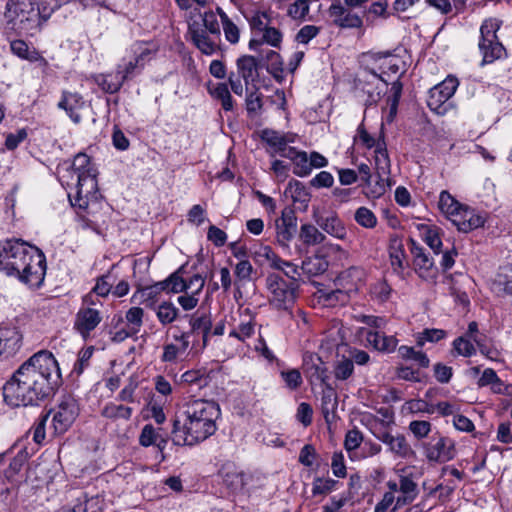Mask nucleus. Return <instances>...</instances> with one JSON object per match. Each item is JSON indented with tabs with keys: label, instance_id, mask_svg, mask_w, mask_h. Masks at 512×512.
I'll return each instance as SVG.
<instances>
[{
	"label": "nucleus",
	"instance_id": "obj_1",
	"mask_svg": "<svg viewBox=\"0 0 512 512\" xmlns=\"http://www.w3.org/2000/svg\"><path fill=\"white\" fill-rule=\"evenodd\" d=\"M58 362L42 350L26 360L3 387L4 401L11 407L33 406L49 397L59 385Z\"/></svg>",
	"mask_w": 512,
	"mask_h": 512
},
{
	"label": "nucleus",
	"instance_id": "obj_2",
	"mask_svg": "<svg viewBox=\"0 0 512 512\" xmlns=\"http://www.w3.org/2000/svg\"><path fill=\"white\" fill-rule=\"evenodd\" d=\"M220 415L216 402L190 399L173 419L172 442L177 446H193L206 440L216 432V421Z\"/></svg>",
	"mask_w": 512,
	"mask_h": 512
},
{
	"label": "nucleus",
	"instance_id": "obj_3",
	"mask_svg": "<svg viewBox=\"0 0 512 512\" xmlns=\"http://www.w3.org/2000/svg\"><path fill=\"white\" fill-rule=\"evenodd\" d=\"M0 271L31 288H39L46 275V257L21 239L0 242Z\"/></svg>",
	"mask_w": 512,
	"mask_h": 512
},
{
	"label": "nucleus",
	"instance_id": "obj_4",
	"mask_svg": "<svg viewBox=\"0 0 512 512\" xmlns=\"http://www.w3.org/2000/svg\"><path fill=\"white\" fill-rule=\"evenodd\" d=\"M97 169L91 164L90 157L78 153L70 166L58 170L61 184L68 191L71 204L90 216L98 205Z\"/></svg>",
	"mask_w": 512,
	"mask_h": 512
},
{
	"label": "nucleus",
	"instance_id": "obj_5",
	"mask_svg": "<svg viewBox=\"0 0 512 512\" xmlns=\"http://www.w3.org/2000/svg\"><path fill=\"white\" fill-rule=\"evenodd\" d=\"M33 0H8L4 11L3 29L10 34L33 37L39 32V17Z\"/></svg>",
	"mask_w": 512,
	"mask_h": 512
},
{
	"label": "nucleus",
	"instance_id": "obj_6",
	"mask_svg": "<svg viewBox=\"0 0 512 512\" xmlns=\"http://www.w3.org/2000/svg\"><path fill=\"white\" fill-rule=\"evenodd\" d=\"M500 27L501 21L495 18L486 19L480 27L478 50L482 56L481 66L507 58V50L497 35Z\"/></svg>",
	"mask_w": 512,
	"mask_h": 512
},
{
	"label": "nucleus",
	"instance_id": "obj_7",
	"mask_svg": "<svg viewBox=\"0 0 512 512\" xmlns=\"http://www.w3.org/2000/svg\"><path fill=\"white\" fill-rule=\"evenodd\" d=\"M298 287V283L287 281L280 273H269L266 277L269 304L278 311L291 313L296 302Z\"/></svg>",
	"mask_w": 512,
	"mask_h": 512
},
{
	"label": "nucleus",
	"instance_id": "obj_8",
	"mask_svg": "<svg viewBox=\"0 0 512 512\" xmlns=\"http://www.w3.org/2000/svg\"><path fill=\"white\" fill-rule=\"evenodd\" d=\"M184 267L178 268L175 272L170 274L166 279L155 282L148 286H137V291L134 293V298L139 297L140 303L144 304L149 309H155L158 306L160 295L162 292L167 294L183 292L185 288L182 282V273Z\"/></svg>",
	"mask_w": 512,
	"mask_h": 512
},
{
	"label": "nucleus",
	"instance_id": "obj_9",
	"mask_svg": "<svg viewBox=\"0 0 512 512\" xmlns=\"http://www.w3.org/2000/svg\"><path fill=\"white\" fill-rule=\"evenodd\" d=\"M133 59H122L116 67L117 77L125 83L137 75H139L146 64L155 56L157 49L143 41H137L131 46Z\"/></svg>",
	"mask_w": 512,
	"mask_h": 512
},
{
	"label": "nucleus",
	"instance_id": "obj_10",
	"mask_svg": "<svg viewBox=\"0 0 512 512\" xmlns=\"http://www.w3.org/2000/svg\"><path fill=\"white\" fill-rule=\"evenodd\" d=\"M48 413L53 414L52 427L56 434H64L80 413L78 401L70 394L63 395L57 406Z\"/></svg>",
	"mask_w": 512,
	"mask_h": 512
},
{
	"label": "nucleus",
	"instance_id": "obj_11",
	"mask_svg": "<svg viewBox=\"0 0 512 512\" xmlns=\"http://www.w3.org/2000/svg\"><path fill=\"white\" fill-rule=\"evenodd\" d=\"M424 455L429 462L444 463L456 456L455 443L449 437L438 434L423 446Z\"/></svg>",
	"mask_w": 512,
	"mask_h": 512
},
{
	"label": "nucleus",
	"instance_id": "obj_12",
	"mask_svg": "<svg viewBox=\"0 0 512 512\" xmlns=\"http://www.w3.org/2000/svg\"><path fill=\"white\" fill-rule=\"evenodd\" d=\"M374 162L378 181L376 182L373 193L380 196L385 193L386 187L391 185V163L383 138L378 141L377 149L374 150Z\"/></svg>",
	"mask_w": 512,
	"mask_h": 512
},
{
	"label": "nucleus",
	"instance_id": "obj_13",
	"mask_svg": "<svg viewBox=\"0 0 512 512\" xmlns=\"http://www.w3.org/2000/svg\"><path fill=\"white\" fill-rule=\"evenodd\" d=\"M409 249L413 258V267L416 274L424 280H433L437 277L438 269L429 253L413 238H409Z\"/></svg>",
	"mask_w": 512,
	"mask_h": 512
},
{
	"label": "nucleus",
	"instance_id": "obj_14",
	"mask_svg": "<svg viewBox=\"0 0 512 512\" xmlns=\"http://www.w3.org/2000/svg\"><path fill=\"white\" fill-rule=\"evenodd\" d=\"M459 81L455 76H447L441 83L429 90L427 105L430 110L442 114V106L455 94Z\"/></svg>",
	"mask_w": 512,
	"mask_h": 512
},
{
	"label": "nucleus",
	"instance_id": "obj_15",
	"mask_svg": "<svg viewBox=\"0 0 512 512\" xmlns=\"http://www.w3.org/2000/svg\"><path fill=\"white\" fill-rule=\"evenodd\" d=\"M102 318V313L97 308L80 307L75 316L74 329L86 340L101 323Z\"/></svg>",
	"mask_w": 512,
	"mask_h": 512
},
{
	"label": "nucleus",
	"instance_id": "obj_16",
	"mask_svg": "<svg viewBox=\"0 0 512 512\" xmlns=\"http://www.w3.org/2000/svg\"><path fill=\"white\" fill-rule=\"evenodd\" d=\"M275 225L277 242L283 247H288L297 232V217L294 210L289 207L284 208Z\"/></svg>",
	"mask_w": 512,
	"mask_h": 512
},
{
	"label": "nucleus",
	"instance_id": "obj_17",
	"mask_svg": "<svg viewBox=\"0 0 512 512\" xmlns=\"http://www.w3.org/2000/svg\"><path fill=\"white\" fill-rule=\"evenodd\" d=\"M85 105L86 101L79 92L63 90L57 108L65 111L73 123L79 124L82 121L80 111L84 109Z\"/></svg>",
	"mask_w": 512,
	"mask_h": 512
},
{
	"label": "nucleus",
	"instance_id": "obj_18",
	"mask_svg": "<svg viewBox=\"0 0 512 512\" xmlns=\"http://www.w3.org/2000/svg\"><path fill=\"white\" fill-rule=\"evenodd\" d=\"M328 15L333 24L339 28H361L363 25L362 18L345 8L340 2L330 5Z\"/></svg>",
	"mask_w": 512,
	"mask_h": 512
},
{
	"label": "nucleus",
	"instance_id": "obj_19",
	"mask_svg": "<svg viewBox=\"0 0 512 512\" xmlns=\"http://www.w3.org/2000/svg\"><path fill=\"white\" fill-rule=\"evenodd\" d=\"M377 438L388 446V450L395 457L407 459L415 454L403 434L392 435L389 432H383L382 434L377 435Z\"/></svg>",
	"mask_w": 512,
	"mask_h": 512
},
{
	"label": "nucleus",
	"instance_id": "obj_20",
	"mask_svg": "<svg viewBox=\"0 0 512 512\" xmlns=\"http://www.w3.org/2000/svg\"><path fill=\"white\" fill-rule=\"evenodd\" d=\"M459 231L468 233L484 225L485 218L474 209L464 206L450 220Z\"/></svg>",
	"mask_w": 512,
	"mask_h": 512
},
{
	"label": "nucleus",
	"instance_id": "obj_21",
	"mask_svg": "<svg viewBox=\"0 0 512 512\" xmlns=\"http://www.w3.org/2000/svg\"><path fill=\"white\" fill-rule=\"evenodd\" d=\"M190 332H181L173 335V339L179 343H168L163 346L161 361L165 363H176L179 357L186 352L190 346Z\"/></svg>",
	"mask_w": 512,
	"mask_h": 512
},
{
	"label": "nucleus",
	"instance_id": "obj_22",
	"mask_svg": "<svg viewBox=\"0 0 512 512\" xmlns=\"http://www.w3.org/2000/svg\"><path fill=\"white\" fill-rule=\"evenodd\" d=\"M303 372L310 382H324L327 375V369L321 357L315 353H306L303 357Z\"/></svg>",
	"mask_w": 512,
	"mask_h": 512
},
{
	"label": "nucleus",
	"instance_id": "obj_23",
	"mask_svg": "<svg viewBox=\"0 0 512 512\" xmlns=\"http://www.w3.org/2000/svg\"><path fill=\"white\" fill-rule=\"evenodd\" d=\"M188 32L191 35L193 44L205 55H212L217 51V45L211 40L206 30L200 24L193 22L189 24Z\"/></svg>",
	"mask_w": 512,
	"mask_h": 512
},
{
	"label": "nucleus",
	"instance_id": "obj_24",
	"mask_svg": "<svg viewBox=\"0 0 512 512\" xmlns=\"http://www.w3.org/2000/svg\"><path fill=\"white\" fill-rule=\"evenodd\" d=\"M21 339L16 327H0V355H14L20 348Z\"/></svg>",
	"mask_w": 512,
	"mask_h": 512
},
{
	"label": "nucleus",
	"instance_id": "obj_25",
	"mask_svg": "<svg viewBox=\"0 0 512 512\" xmlns=\"http://www.w3.org/2000/svg\"><path fill=\"white\" fill-rule=\"evenodd\" d=\"M236 67L239 77L244 80L246 86L255 82L259 77V64L254 56L243 55L239 57L236 61Z\"/></svg>",
	"mask_w": 512,
	"mask_h": 512
},
{
	"label": "nucleus",
	"instance_id": "obj_26",
	"mask_svg": "<svg viewBox=\"0 0 512 512\" xmlns=\"http://www.w3.org/2000/svg\"><path fill=\"white\" fill-rule=\"evenodd\" d=\"M260 138L264 141L272 151H269L271 156L279 154L285 145L294 142V138L288 134L280 133L272 129H264L261 131Z\"/></svg>",
	"mask_w": 512,
	"mask_h": 512
},
{
	"label": "nucleus",
	"instance_id": "obj_27",
	"mask_svg": "<svg viewBox=\"0 0 512 512\" xmlns=\"http://www.w3.org/2000/svg\"><path fill=\"white\" fill-rule=\"evenodd\" d=\"M249 24L251 33L256 37H260L271 25L272 19L267 11L256 10L244 14Z\"/></svg>",
	"mask_w": 512,
	"mask_h": 512
},
{
	"label": "nucleus",
	"instance_id": "obj_28",
	"mask_svg": "<svg viewBox=\"0 0 512 512\" xmlns=\"http://www.w3.org/2000/svg\"><path fill=\"white\" fill-rule=\"evenodd\" d=\"M317 224L329 235L337 239H345L347 230L342 220L337 216L336 213H330L325 217L317 219Z\"/></svg>",
	"mask_w": 512,
	"mask_h": 512
},
{
	"label": "nucleus",
	"instance_id": "obj_29",
	"mask_svg": "<svg viewBox=\"0 0 512 512\" xmlns=\"http://www.w3.org/2000/svg\"><path fill=\"white\" fill-rule=\"evenodd\" d=\"M399 491L402 493V496L397 499L398 505L410 504L417 498L419 493L418 485L413 480L412 475H400Z\"/></svg>",
	"mask_w": 512,
	"mask_h": 512
},
{
	"label": "nucleus",
	"instance_id": "obj_30",
	"mask_svg": "<svg viewBox=\"0 0 512 512\" xmlns=\"http://www.w3.org/2000/svg\"><path fill=\"white\" fill-rule=\"evenodd\" d=\"M282 39V32L271 25L259 38L250 39L248 46L250 50L255 51L263 44L278 48L282 43Z\"/></svg>",
	"mask_w": 512,
	"mask_h": 512
},
{
	"label": "nucleus",
	"instance_id": "obj_31",
	"mask_svg": "<svg viewBox=\"0 0 512 512\" xmlns=\"http://www.w3.org/2000/svg\"><path fill=\"white\" fill-rule=\"evenodd\" d=\"M418 229L421 233L423 241L432 249L435 254L442 252V240L440 237V229L434 225L420 224Z\"/></svg>",
	"mask_w": 512,
	"mask_h": 512
},
{
	"label": "nucleus",
	"instance_id": "obj_32",
	"mask_svg": "<svg viewBox=\"0 0 512 512\" xmlns=\"http://www.w3.org/2000/svg\"><path fill=\"white\" fill-rule=\"evenodd\" d=\"M256 322L251 316L240 317L237 325L229 332V337H234L241 342H245L255 334Z\"/></svg>",
	"mask_w": 512,
	"mask_h": 512
},
{
	"label": "nucleus",
	"instance_id": "obj_33",
	"mask_svg": "<svg viewBox=\"0 0 512 512\" xmlns=\"http://www.w3.org/2000/svg\"><path fill=\"white\" fill-rule=\"evenodd\" d=\"M493 289L498 294H512V263L500 267L493 282Z\"/></svg>",
	"mask_w": 512,
	"mask_h": 512
},
{
	"label": "nucleus",
	"instance_id": "obj_34",
	"mask_svg": "<svg viewBox=\"0 0 512 512\" xmlns=\"http://www.w3.org/2000/svg\"><path fill=\"white\" fill-rule=\"evenodd\" d=\"M152 310L163 326L173 323L179 316V309L171 301H163Z\"/></svg>",
	"mask_w": 512,
	"mask_h": 512
},
{
	"label": "nucleus",
	"instance_id": "obj_35",
	"mask_svg": "<svg viewBox=\"0 0 512 512\" xmlns=\"http://www.w3.org/2000/svg\"><path fill=\"white\" fill-rule=\"evenodd\" d=\"M337 406L336 392L332 388H327L323 391L321 397V411L327 423H330L335 418Z\"/></svg>",
	"mask_w": 512,
	"mask_h": 512
},
{
	"label": "nucleus",
	"instance_id": "obj_36",
	"mask_svg": "<svg viewBox=\"0 0 512 512\" xmlns=\"http://www.w3.org/2000/svg\"><path fill=\"white\" fill-rule=\"evenodd\" d=\"M189 324L191 327L189 331L190 335L193 333H202L203 344L205 346L212 328L210 316L206 314H202L200 316L192 315Z\"/></svg>",
	"mask_w": 512,
	"mask_h": 512
},
{
	"label": "nucleus",
	"instance_id": "obj_37",
	"mask_svg": "<svg viewBox=\"0 0 512 512\" xmlns=\"http://www.w3.org/2000/svg\"><path fill=\"white\" fill-rule=\"evenodd\" d=\"M285 193L292 198L294 203H300L304 208L308 206L311 198L305 186L298 180H291L288 183Z\"/></svg>",
	"mask_w": 512,
	"mask_h": 512
},
{
	"label": "nucleus",
	"instance_id": "obj_38",
	"mask_svg": "<svg viewBox=\"0 0 512 512\" xmlns=\"http://www.w3.org/2000/svg\"><path fill=\"white\" fill-rule=\"evenodd\" d=\"M398 355L403 360L415 361L421 368H428L430 360L426 353L421 350H415L414 347L401 345L398 349Z\"/></svg>",
	"mask_w": 512,
	"mask_h": 512
},
{
	"label": "nucleus",
	"instance_id": "obj_39",
	"mask_svg": "<svg viewBox=\"0 0 512 512\" xmlns=\"http://www.w3.org/2000/svg\"><path fill=\"white\" fill-rule=\"evenodd\" d=\"M96 84L105 92L109 94L117 93L123 86V82L117 77V72L114 74H99L95 77Z\"/></svg>",
	"mask_w": 512,
	"mask_h": 512
},
{
	"label": "nucleus",
	"instance_id": "obj_40",
	"mask_svg": "<svg viewBox=\"0 0 512 512\" xmlns=\"http://www.w3.org/2000/svg\"><path fill=\"white\" fill-rule=\"evenodd\" d=\"M271 267L283 273L287 281L298 283L300 272L298 266L290 261L283 260L277 256L272 259Z\"/></svg>",
	"mask_w": 512,
	"mask_h": 512
},
{
	"label": "nucleus",
	"instance_id": "obj_41",
	"mask_svg": "<svg viewBox=\"0 0 512 512\" xmlns=\"http://www.w3.org/2000/svg\"><path fill=\"white\" fill-rule=\"evenodd\" d=\"M439 208L440 210L451 220V217L462 210L464 206L459 203L449 192L442 191L439 197Z\"/></svg>",
	"mask_w": 512,
	"mask_h": 512
},
{
	"label": "nucleus",
	"instance_id": "obj_42",
	"mask_svg": "<svg viewBox=\"0 0 512 512\" xmlns=\"http://www.w3.org/2000/svg\"><path fill=\"white\" fill-rule=\"evenodd\" d=\"M390 261L393 270L402 272L406 267V255L401 241L393 240L390 247Z\"/></svg>",
	"mask_w": 512,
	"mask_h": 512
},
{
	"label": "nucleus",
	"instance_id": "obj_43",
	"mask_svg": "<svg viewBox=\"0 0 512 512\" xmlns=\"http://www.w3.org/2000/svg\"><path fill=\"white\" fill-rule=\"evenodd\" d=\"M133 409L128 406H124L121 404L108 403L102 409V416L108 419H124L129 420L132 416Z\"/></svg>",
	"mask_w": 512,
	"mask_h": 512
},
{
	"label": "nucleus",
	"instance_id": "obj_44",
	"mask_svg": "<svg viewBox=\"0 0 512 512\" xmlns=\"http://www.w3.org/2000/svg\"><path fill=\"white\" fill-rule=\"evenodd\" d=\"M181 382L202 389L209 384V376L204 370H188L181 375Z\"/></svg>",
	"mask_w": 512,
	"mask_h": 512
},
{
	"label": "nucleus",
	"instance_id": "obj_45",
	"mask_svg": "<svg viewBox=\"0 0 512 512\" xmlns=\"http://www.w3.org/2000/svg\"><path fill=\"white\" fill-rule=\"evenodd\" d=\"M299 237L306 245L321 244L325 240V235L312 224H303Z\"/></svg>",
	"mask_w": 512,
	"mask_h": 512
},
{
	"label": "nucleus",
	"instance_id": "obj_46",
	"mask_svg": "<svg viewBox=\"0 0 512 512\" xmlns=\"http://www.w3.org/2000/svg\"><path fill=\"white\" fill-rule=\"evenodd\" d=\"M253 271L254 268L248 260L243 259L240 262H238L234 270V274L236 277L234 285L239 289L242 285L249 282L252 278Z\"/></svg>",
	"mask_w": 512,
	"mask_h": 512
},
{
	"label": "nucleus",
	"instance_id": "obj_47",
	"mask_svg": "<svg viewBox=\"0 0 512 512\" xmlns=\"http://www.w3.org/2000/svg\"><path fill=\"white\" fill-rule=\"evenodd\" d=\"M11 53L21 60L30 61L35 52V47H30L23 39H13L9 41Z\"/></svg>",
	"mask_w": 512,
	"mask_h": 512
},
{
	"label": "nucleus",
	"instance_id": "obj_48",
	"mask_svg": "<svg viewBox=\"0 0 512 512\" xmlns=\"http://www.w3.org/2000/svg\"><path fill=\"white\" fill-rule=\"evenodd\" d=\"M358 225L366 229H373L377 226V217L372 210L365 206L359 207L354 214Z\"/></svg>",
	"mask_w": 512,
	"mask_h": 512
},
{
	"label": "nucleus",
	"instance_id": "obj_49",
	"mask_svg": "<svg viewBox=\"0 0 512 512\" xmlns=\"http://www.w3.org/2000/svg\"><path fill=\"white\" fill-rule=\"evenodd\" d=\"M447 333L443 329L426 328L422 332L417 334L416 343L417 346L422 347L427 342L436 343L446 337Z\"/></svg>",
	"mask_w": 512,
	"mask_h": 512
},
{
	"label": "nucleus",
	"instance_id": "obj_50",
	"mask_svg": "<svg viewBox=\"0 0 512 512\" xmlns=\"http://www.w3.org/2000/svg\"><path fill=\"white\" fill-rule=\"evenodd\" d=\"M353 372V360L343 356L335 363L333 373L336 380L345 381L352 376Z\"/></svg>",
	"mask_w": 512,
	"mask_h": 512
},
{
	"label": "nucleus",
	"instance_id": "obj_51",
	"mask_svg": "<svg viewBox=\"0 0 512 512\" xmlns=\"http://www.w3.org/2000/svg\"><path fill=\"white\" fill-rule=\"evenodd\" d=\"M339 482L331 478L317 477L312 483V495H326L337 489Z\"/></svg>",
	"mask_w": 512,
	"mask_h": 512
},
{
	"label": "nucleus",
	"instance_id": "obj_52",
	"mask_svg": "<svg viewBox=\"0 0 512 512\" xmlns=\"http://www.w3.org/2000/svg\"><path fill=\"white\" fill-rule=\"evenodd\" d=\"M144 310L141 307H131L125 314L127 326L132 333H138L143 324Z\"/></svg>",
	"mask_w": 512,
	"mask_h": 512
},
{
	"label": "nucleus",
	"instance_id": "obj_53",
	"mask_svg": "<svg viewBox=\"0 0 512 512\" xmlns=\"http://www.w3.org/2000/svg\"><path fill=\"white\" fill-rule=\"evenodd\" d=\"M454 351L459 356L471 357L476 354V348L471 342V339L460 336L457 337L452 343Z\"/></svg>",
	"mask_w": 512,
	"mask_h": 512
},
{
	"label": "nucleus",
	"instance_id": "obj_54",
	"mask_svg": "<svg viewBox=\"0 0 512 512\" xmlns=\"http://www.w3.org/2000/svg\"><path fill=\"white\" fill-rule=\"evenodd\" d=\"M403 84L396 80L391 84L390 93L387 97V103L390 109V115L394 116L397 113L398 105L401 99Z\"/></svg>",
	"mask_w": 512,
	"mask_h": 512
},
{
	"label": "nucleus",
	"instance_id": "obj_55",
	"mask_svg": "<svg viewBox=\"0 0 512 512\" xmlns=\"http://www.w3.org/2000/svg\"><path fill=\"white\" fill-rule=\"evenodd\" d=\"M310 5L308 0H296L289 5L287 14L294 20H304L308 15Z\"/></svg>",
	"mask_w": 512,
	"mask_h": 512
},
{
	"label": "nucleus",
	"instance_id": "obj_56",
	"mask_svg": "<svg viewBox=\"0 0 512 512\" xmlns=\"http://www.w3.org/2000/svg\"><path fill=\"white\" fill-rule=\"evenodd\" d=\"M280 377L285 386L290 390H297L303 383L301 373L298 369L281 370Z\"/></svg>",
	"mask_w": 512,
	"mask_h": 512
},
{
	"label": "nucleus",
	"instance_id": "obj_57",
	"mask_svg": "<svg viewBox=\"0 0 512 512\" xmlns=\"http://www.w3.org/2000/svg\"><path fill=\"white\" fill-rule=\"evenodd\" d=\"M293 173L299 177H306L311 174V168L309 166V156L305 151H301L298 156L292 161Z\"/></svg>",
	"mask_w": 512,
	"mask_h": 512
},
{
	"label": "nucleus",
	"instance_id": "obj_58",
	"mask_svg": "<svg viewBox=\"0 0 512 512\" xmlns=\"http://www.w3.org/2000/svg\"><path fill=\"white\" fill-rule=\"evenodd\" d=\"M201 18L204 26L203 29L206 30L207 33L220 36V26L214 11H205L203 14H201Z\"/></svg>",
	"mask_w": 512,
	"mask_h": 512
},
{
	"label": "nucleus",
	"instance_id": "obj_59",
	"mask_svg": "<svg viewBox=\"0 0 512 512\" xmlns=\"http://www.w3.org/2000/svg\"><path fill=\"white\" fill-rule=\"evenodd\" d=\"M221 24L226 41L232 45L237 44L240 40V28L238 25L231 18Z\"/></svg>",
	"mask_w": 512,
	"mask_h": 512
},
{
	"label": "nucleus",
	"instance_id": "obj_60",
	"mask_svg": "<svg viewBox=\"0 0 512 512\" xmlns=\"http://www.w3.org/2000/svg\"><path fill=\"white\" fill-rule=\"evenodd\" d=\"M433 374L438 383L447 384L453 377V368L438 362L433 365Z\"/></svg>",
	"mask_w": 512,
	"mask_h": 512
},
{
	"label": "nucleus",
	"instance_id": "obj_61",
	"mask_svg": "<svg viewBox=\"0 0 512 512\" xmlns=\"http://www.w3.org/2000/svg\"><path fill=\"white\" fill-rule=\"evenodd\" d=\"M355 320L359 323L366 324L367 326L376 329H384L387 325V319L385 317L376 315L359 314L355 316Z\"/></svg>",
	"mask_w": 512,
	"mask_h": 512
},
{
	"label": "nucleus",
	"instance_id": "obj_62",
	"mask_svg": "<svg viewBox=\"0 0 512 512\" xmlns=\"http://www.w3.org/2000/svg\"><path fill=\"white\" fill-rule=\"evenodd\" d=\"M327 262L322 260L321 258L315 257L310 258L307 261L303 262L302 269L311 275H318L327 270Z\"/></svg>",
	"mask_w": 512,
	"mask_h": 512
},
{
	"label": "nucleus",
	"instance_id": "obj_63",
	"mask_svg": "<svg viewBox=\"0 0 512 512\" xmlns=\"http://www.w3.org/2000/svg\"><path fill=\"white\" fill-rule=\"evenodd\" d=\"M246 110L248 114H256L262 108V94L258 91V89L254 91H250L246 96Z\"/></svg>",
	"mask_w": 512,
	"mask_h": 512
},
{
	"label": "nucleus",
	"instance_id": "obj_64",
	"mask_svg": "<svg viewBox=\"0 0 512 512\" xmlns=\"http://www.w3.org/2000/svg\"><path fill=\"white\" fill-rule=\"evenodd\" d=\"M409 430L416 439L420 440L427 437L430 433L431 423L425 420H414L410 422Z\"/></svg>",
	"mask_w": 512,
	"mask_h": 512
}]
</instances>
